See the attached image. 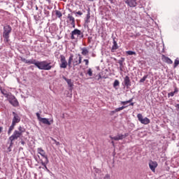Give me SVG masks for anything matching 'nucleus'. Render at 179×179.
Masks as SVG:
<instances>
[{
  "instance_id": "1",
  "label": "nucleus",
  "mask_w": 179,
  "mask_h": 179,
  "mask_svg": "<svg viewBox=\"0 0 179 179\" xmlns=\"http://www.w3.org/2000/svg\"><path fill=\"white\" fill-rule=\"evenodd\" d=\"M24 132H26V129H24V127H22V126H20L18 127V130H15L13 135L9 137L11 143L12 142H13V141L19 139V138L23 135Z\"/></svg>"
},
{
  "instance_id": "2",
  "label": "nucleus",
  "mask_w": 179,
  "mask_h": 179,
  "mask_svg": "<svg viewBox=\"0 0 179 179\" xmlns=\"http://www.w3.org/2000/svg\"><path fill=\"white\" fill-rule=\"evenodd\" d=\"M50 64L51 63H48L47 61H36L35 63V66H37L38 69H41L42 71H50L51 68H52Z\"/></svg>"
},
{
  "instance_id": "3",
  "label": "nucleus",
  "mask_w": 179,
  "mask_h": 179,
  "mask_svg": "<svg viewBox=\"0 0 179 179\" xmlns=\"http://www.w3.org/2000/svg\"><path fill=\"white\" fill-rule=\"evenodd\" d=\"M12 33V27L6 25L3 27V37L5 43H9V35Z\"/></svg>"
},
{
  "instance_id": "4",
  "label": "nucleus",
  "mask_w": 179,
  "mask_h": 179,
  "mask_svg": "<svg viewBox=\"0 0 179 179\" xmlns=\"http://www.w3.org/2000/svg\"><path fill=\"white\" fill-rule=\"evenodd\" d=\"M137 118L138 121H140V122L141 124H143L144 125H148V124H150V120L148 117L143 118V115H142V114L141 113H138L137 115Z\"/></svg>"
},
{
  "instance_id": "5",
  "label": "nucleus",
  "mask_w": 179,
  "mask_h": 179,
  "mask_svg": "<svg viewBox=\"0 0 179 179\" xmlns=\"http://www.w3.org/2000/svg\"><path fill=\"white\" fill-rule=\"evenodd\" d=\"M7 99L9 103H10L13 106V107H17V106H19V101H17L16 97L12 95V94Z\"/></svg>"
},
{
  "instance_id": "6",
  "label": "nucleus",
  "mask_w": 179,
  "mask_h": 179,
  "mask_svg": "<svg viewBox=\"0 0 179 179\" xmlns=\"http://www.w3.org/2000/svg\"><path fill=\"white\" fill-rule=\"evenodd\" d=\"M129 134L128 133H126L124 134H118L116 136H110V139L113 141H122V139H125L127 136H128Z\"/></svg>"
},
{
  "instance_id": "7",
  "label": "nucleus",
  "mask_w": 179,
  "mask_h": 179,
  "mask_svg": "<svg viewBox=\"0 0 179 179\" xmlns=\"http://www.w3.org/2000/svg\"><path fill=\"white\" fill-rule=\"evenodd\" d=\"M73 64L74 66L82 64V56L80 55H76L75 57H73Z\"/></svg>"
},
{
  "instance_id": "8",
  "label": "nucleus",
  "mask_w": 179,
  "mask_h": 179,
  "mask_svg": "<svg viewBox=\"0 0 179 179\" xmlns=\"http://www.w3.org/2000/svg\"><path fill=\"white\" fill-rule=\"evenodd\" d=\"M71 40H75L76 38H78V37H79L80 34H82V31L78 29H76L71 31Z\"/></svg>"
},
{
  "instance_id": "9",
  "label": "nucleus",
  "mask_w": 179,
  "mask_h": 179,
  "mask_svg": "<svg viewBox=\"0 0 179 179\" xmlns=\"http://www.w3.org/2000/svg\"><path fill=\"white\" fill-rule=\"evenodd\" d=\"M37 152H38V155H41V156H42V157H44V159H45L46 163H49L48 156H47V154H45V151H44V150H43V148H38L37 149Z\"/></svg>"
},
{
  "instance_id": "10",
  "label": "nucleus",
  "mask_w": 179,
  "mask_h": 179,
  "mask_svg": "<svg viewBox=\"0 0 179 179\" xmlns=\"http://www.w3.org/2000/svg\"><path fill=\"white\" fill-rule=\"evenodd\" d=\"M124 2L129 8H135L138 5L136 0H124Z\"/></svg>"
},
{
  "instance_id": "11",
  "label": "nucleus",
  "mask_w": 179,
  "mask_h": 179,
  "mask_svg": "<svg viewBox=\"0 0 179 179\" xmlns=\"http://www.w3.org/2000/svg\"><path fill=\"white\" fill-rule=\"evenodd\" d=\"M13 118L12 121L13 125H16V124H18V122H20V117L17 115L16 113L13 112Z\"/></svg>"
},
{
  "instance_id": "12",
  "label": "nucleus",
  "mask_w": 179,
  "mask_h": 179,
  "mask_svg": "<svg viewBox=\"0 0 179 179\" xmlns=\"http://www.w3.org/2000/svg\"><path fill=\"white\" fill-rule=\"evenodd\" d=\"M60 61V68H63L64 69H65L68 66V62H66L65 56H61Z\"/></svg>"
},
{
  "instance_id": "13",
  "label": "nucleus",
  "mask_w": 179,
  "mask_h": 179,
  "mask_svg": "<svg viewBox=\"0 0 179 179\" xmlns=\"http://www.w3.org/2000/svg\"><path fill=\"white\" fill-rule=\"evenodd\" d=\"M39 122L45 124V125H51V124H54V119L52 118L50 120H48V119L45 117H42V120H40Z\"/></svg>"
},
{
  "instance_id": "14",
  "label": "nucleus",
  "mask_w": 179,
  "mask_h": 179,
  "mask_svg": "<svg viewBox=\"0 0 179 179\" xmlns=\"http://www.w3.org/2000/svg\"><path fill=\"white\" fill-rule=\"evenodd\" d=\"M149 167H150V170H152L153 171V173H155V171L156 170V167H157V162H153V161H150Z\"/></svg>"
},
{
  "instance_id": "15",
  "label": "nucleus",
  "mask_w": 179,
  "mask_h": 179,
  "mask_svg": "<svg viewBox=\"0 0 179 179\" xmlns=\"http://www.w3.org/2000/svg\"><path fill=\"white\" fill-rule=\"evenodd\" d=\"M124 83L127 87H129V86H131V80L128 76L124 78Z\"/></svg>"
},
{
  "instance_id": "16",
  "label": "nucleus",
  "mask_w": 179,
  "mask_h": 179,
  "mask_svg": "<svg viewBox=\"0 0 179 179\" xmlns=\"http://www.w3.org/2000/svg\"><path fill=\"white\" fill-rule=\"evenodd\" d=\"M115 50H118V44L117 43V41H115V39L113 38V45L111 49L112 52H114Z\"/></svg>"
},
{
  "instance_id": "17",
  "label": "nucleus",
  "mask_w": 179,
  "mask_h": 179,
  "mask_svg": "<svg viewBox=\"0 0 179 179\" xmlns=\"http://www.w3.org/2000/svg\"><path fill=\"white\" fill-rule=\"evenodd\" d=\"M63 79H64V80H66V82L67 83V85L69 86V87H72V86H73V83H72V80L71 79H68L65 77H64Z\"/></svg>"
},
{
  "instance_id": "18",
  "label": "nucleus",
  "mask_w": 179,
  "mask_h": 179,
  "mask_svg": "<svg viewBox=\"0 0 179 179\" xmlns=\"http://www.w3.org/2000/svg\"><path fill=\"white\" fill-rule=\"evenodd\" d=\"M73 60V55L71 54V55H70V57H69V58L68 63H67V65H68L69 66H71Z\"/></svg>"
},
{
  "instance_id": "19",
  "label": "nucleus",
  "mask_w": 179,
  "mask_h": 179,
  "mask_svg": "<svg viewBox=\"0 0 179 179\" xmlns=\"http://www.w3.org/2000/svg\"><path fill=\"white\" fill-rule=\"evenodd\" d=\"M176 93H178V90L177 88L175 89L174 92L169 93L168 96L173 97Z\"/></svg>"
},
{
  "instance_id": "20",
  "label": "nucleus",
  "mask_w": 179,
  "mask_h": 179,
  "mask_svg": "<svg viewBox=\"0 0 179 179\" xmlns=\"http://www.w3.org/2000/svg\"><path fill=\"white\" fill-rule=\"evenodd\" d=\"M81 50H82L81 54H82L83 55H87V54H89V50H88L87 48H83L81 49Z\"/></svg>"
},
{
  "instance_id": "21",
  "label": "nucleus",
  "mask_w": 179,
  "mask_h": 179,
  "mask_svg": "<svg viewBox=\"0 0 179 179\" xmlns=\"http://www.w3.org/2000/svg\"><path fill=\"white\" fill-rule=\"evenodd\" d=\"M1 93H2V94H3V96H5V97H6L7 99L10 96V94H8L7 92H6V90H1Z\"/></svg>"
},
{
  "instance_id": "22",
  "label": "nucleus",
  "mask_w": 179,
  "mask_h": 179,
  "mask_svg": "<svg viewBox=\"0 0 179 179\" xmlns=\"http://www.w3.org/2000/svg\"><path fill=\"white\" fill-rule=\"evenodd\" d=\"M164 61L165 62H166V64H173V60L169 57H165Z\"/></svg>"
},
{
  "instance_id": "23",
  "label": "nucleus",
  "mask_w": 179,
  "mask_h": 179,
  "mask_svg": "<svg viewBox=\"0 0 179 179\" xmlns=\"http://www.w3.org/2000/svg\"><path fill=\"white\" fill-rule=\"evenodd\" d=\"M13 129H15V124H12L8 131V135H10V134H12V131H13Z\"/></svg>"
},
{
  "instance_id": "24",
  "label": "nucleus",
  "mask_w": 179,
  "mask_h": 179,
  "mask_svg": "<svg viewBox=\"0 0 179 179\" xmlns=\"http://www.w3.org/2000/svg\"><path fill=\"white\" fill-rule=\"evenodd\" d=\"M67 18L69 19V22H75V17H73V16H72L71 14L68 15Z\"/></svg>"
},
{
  "instance_id": "25",
  "label": "nucleus",
  "mask_w": 179,
  "mask_h": 179,
  "mask_svg": "<svg viewBox=\"0 0 179 179\" xmlns=\"http://www.w3.org/2000/svg\"><path fill=\"white\" fill-rule=\"evenodd\" d=\"M36 59H28V64L36 65Z\"/></svg>"
},
{
  "instance_id": "26",
  "label": "nucleus",
  "mask_w": 179,
  "mask_h": 179,
  "mask_svg": "<svg viewBox=\"0 0 179 179\" xmlns=\"http://www.w3.org/2000/svg\"><path fill=\"white\" fill-rule=\"evenodd\" d=\"M126 54H127L128 55H136V52L131 50L127 51Z\"/></svg>"
},
{
  "instance_id": "27",
  "label": "nucleus",
  "mask_w": 179,
  "mask_h": 179,
  "mask_svg": "<svg viewBox=\"0 0 179 179\" xmlns=\"http://www.w3.org/2000/svg\"><path fill=\"white\" fill-rule=\"evenodd\" d=\"M117 86H120V81L118 80H115L113 83V87H117Z\"/></svg>"
},
{
  "instance_id": "28",
  "label": "nucleus",
  "mask_w": 179,
  "mask_h": 179,
  "mask_svg": "<svg viewBox=\"0 0 179 179\" xmlns=\"http://www.w3.org/2000/svg\"><path fill=\"white\" fill-rule=\"evenodd\" d=\"M55 15L56 16H57V17H61L62 16V13H61V11L59 10H56Z\"/></svg>"
},
{
  "instance_id": "29",
  "label": "nucleus",
  "mask_w": 179,
  "mask_h": 179,
  "mask_svg": "<svg viewBox=\"0 0 179 179\" xmlns=\"http://www.w3.org/2000/svg\"><path fill=\"white\" fill-rule=\"evenodd\" d=\"M146 79H148V75L144 76L140 80V83H143V82H145V80H146Z\"/></svg>"
},
{
  "instance_id": "30",
  "label": "nucleus",
  "mask_w": 179,
  "mask_h": 179,
  "mask_svg": "<svg viewBox=\"0 0 179 179\" xmlns=\"http://www.w3.org/2000/svg\"><path fill=\"white\" fill-rule=\"evenodd\" d=\"M178 64H179L178 59H175L173 68H177V66H178Z\"/></svg>"
},
{
  "instance_id": "31",
  "label": "nucleus",
  "mask_w": 179,
  "mask_h": 179,
  "mask_svg": "<svg viewBox=\"0 0 179 179\" xmlns=\"http://www.w3.org/2000/svg\"><path fill=\"white\" fill-rule=\"evenodd\" d=\"M131 101H132V99H130L129 101H122L121 104H123L124 106H125V104H128L129 103H131Z\"/></svg>"
},
{
  "instance_id": "32",
  "label": "nucleus",
  "mask_w": 179,
  "mask_h": 179,
  "mask_svg": "<svg viewBox=\"0 0 179 179\" xmlns=\"http://www.w3.org/2000/svg\"><path fill=\"white\" fill-rule=\"evenodd\" d=\"M87 74L89 75V76H93V71H92V69H88Z\"/></svg>"
},
{
  "instance_id": "33",
  "label": "nucleus",
  "mask_w": 179,
  "mask_h": 179,
  "mask_svg": "<svg viewBox=\"0 0 179 179\" xmlns=\"http://www.w3.org/2000/svg\"><path fill=\"white\" fill-rule=\"evenodd\" d=\"M124 108H125V106H122V107H120V108H117L115 110V111L116 113H117L118 111H121L122 110H124Z\"/></svg>"
},
{
  "instance_id": "34",
  "label": "nucleus",
  "mask_w": 179,
  "mask_h": 179,
  "mask_svg": "<svg viewBox=\"0 0 179 179\" xmlns=\"http://www.w3.org/2000/svg\"><path fill=\"white\" fill-rule=\"evenodd\" d=\"M42 166H43V167H45V169H47V164H48V162H47V159H45V162H41Z\"/></svg>"
},
{
  "instance_id": "35",
  "label": "nucleus",
  "mask_w": 179,
  "mask_h": 179,
  "mask_svg": "<svg viewBox=\"0 0 179 179\" xmlns=\"http://www.w3.org/2000/svg\"><path fill=\"white\" fill-rule=\"evenodd\" d=\"M52 141H53V142L55 143L57 146H59L60 143L59 142L57 141V140L52 138Z\"/></svg>"
},
{
  "instance_id": "36",
  "label": "nucleus",
  "mask_w": 179,
  "mask_h": 179,
  "mask_svg": "<svg viewBox=\"0 0 179 179\" xmlns=\"http://www.w3.org/2000/svg\"><path fill=\"white\" fill-rule=\"evenodd\" d=\"M36 117H37L38 121L41 120L43 118V117H40V113H36Z\"/></svg>"
},
{
  "instance_id": "37",
  "label": "nucleus",
  "mask_w": 179,
  "mask_h": 179,
  "mask_svg": "<svg viewBox=\"0 0 179 179\" xmlns=\"http://www.w3.org/2000/svg\"><path fill=\"white\" fill-rule=\"evenodd\" d=\"M71 24L72 27H73V29H75V27H76L75 21L71 22Z\"/></svg>"
},
{
  "instance_id": "38",
  "label": "nucleus",
  "mask_w": 179,
  "mask_h": 179,
  "mask_svg": "<svg viewBox=\"0 0 179 179\" xmlns=\"http://www.w3.org/2000/svg\"><path fill=\"white\" fill-rule=\"evenodd\" d=\"M84 62H85V65H89V59H84Z\"/></svg>"
},
{
  "instance_id": "39",
  "label": "nucleus",
  "mask_w": 179,
  "mask_h": 179,
  "mask_svg": "<svg viewBox=\"0 0 179 179\" xmlns=\"http://www.w3.org/2000/svg\"><path fill=\"white\" fill-rule=\"evenodd\" d=\"M21 61H22V62H26V59H24V58H21Z\"/></svg>"
},
{
  "instance_id": "40",
  "label": "nucleus",
  "mask_w": 179,
  "mask_h": 179,
  "mask_svg": "<svg viewBox=\"0 0 179 179\" xmlns=\"http://www.w3.org/2000/svg\"><path fill=\"white\" fill-rule=\"evenodd\" d=\"M77 15H80V16L82 15V12L80 11L77 12Z\"/></svg>"
},
{
  "instance_id": "41",
  "label": "nucleus",
  "mask_w": 179,
  "mask_h": 179,
  "mask_svg": "<svg viewBox=\"0 0 179 179\" xmlns=\"http://www.w3.org/2000/svg\"><path fill=\"white\" fill-rule=\"evenodd\" d=\"M87 19H90V14H88V15H87Z\"/></svg>"
},
{
  "instance_id": "42",
  "label": "nucleus",
  "mask_w": 179,
  "mask_h": 179,
  "mask_svg": "<svg viewBox=\"0 0 179 179\" xmlns=\"http://www.w3.org/2000/svg\"><path fill=\"white\" fill-rule=\"evenodd\" d=\"M24 63L25 64H29V59H26Z\"/></svg>"
},
{
  "instance_id": "43",
  "label": "nucleus",
  "mask_w": 179,
  "mask_h": 179,
  "mask_svg": "<svg viewBox=\"0 0 179 179\" xmlns=\"http://www.w3.org/2000/svg\"><path fill=\"white\" fill-rule=\"evenodd\" d=\"M106 178H110V176H108V175H106Z\"/></svg>"
},
{
  "instance_id": "44",
  "label": "nucleus",
  "mask_w": 179,
  "mask_h": 179,
  "mask_svg": "<svg viewBox=\"0 0 179 179\" xmlns=\"http://www.w3.org/2000/svg\"><path fill=\"white\" fill-rule=\"evenodd\" d=\"M0 132H2V127H0Z\"/></svg>"
},
{
  "instance_id": "45",
  "label": "nucleus",
  "mask_w": 179,
  "mask_h": 179,
  "mask_svg": "<svg viewBox=\"0 0 179 179\" xmlns=\"http://www.w3.org/2000/svg\"><path fill=\"white\" fill-rule=\"evenodd\" d=\"M130 106H134V103H130Z\"/></svg>"
},
{
  "instance_id": "46",
  "label": "nucleus",
  "mask_w": 179,
  "mask_h": 179,
  "mask_svg": "<svg viewBox=\"0 0 179 179\" xmlns=\"http://www.w3.org/2000/svg\"><path fill=\"white\" fill-rule=\"evenodd\" d=\"M176 107H178V108H179V104H177V105H176Z\"/></svg>"
},
{
  "instance_id": "47",
  "label": "nucleus",
  "mask_w": 179,
  "mask_h": 179,
  "mask_svg": "<svg viewBox=\"0 0 179 179\" xmlns=\"http://www.w3.org/2000/svg\"><path fill=\"white\" fill-rule=\"evenodd\" d=\"M45 1H47L48 2H50V1H51V0H45Z\"/></svg>"
},
{
  "instance_id": "48",
  "label": "nucleus",
  "mask_w": 179,
  "mask_h": 179,
  "mask_svg": "<svg viewBox=\"0 0 179 179\" xmlns=\"http://www.w3.org/2000/svg\"><path fill=\"white\" fill-rule=\"evenodd\" d=\"M88 1H94V0H88ZM109 1H113V0H109Z\"/></svg>"
}]
</instances>
